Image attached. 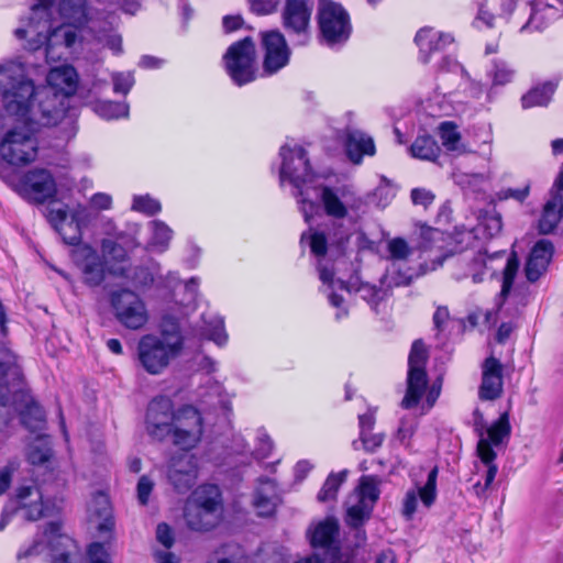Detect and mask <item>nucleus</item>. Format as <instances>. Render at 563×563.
Instances as JSON below:
<instances>
[{
	"label": "nucleus",
	"instance_id": "36",
	"mask_svg": "<svg viewBox=\"0 0 563 563\" xmlns=\"http://www.w3.org/2000/svg\"><path fill=\"white\" fill-rule=\"evenodd\" d=\"M339 534V523L334 518H325L311 530V544L317 548H331Z\"/></svg>",
	"mask_w": 563,
	"mask_h": 563
},
{
	"label": "nucleus",
	"instance_id": "52",
	"mask_svg": "<svg viewBox=\"0 0 563 563\" xmlns=\"http://www.w3.org/2000/svg\"><path fill=\"white\" fill-rule=\"evenodd\" d=\"M132 210L146 216H154L162 210V206L157 199L146 194L133 197Z\"/></svg>",
	"mask_w": 563,
	"mask_h": 563
},
{
	"label": "nucleus",
	"instance_id": "34",
	"mask_svg": "<svg viewBox=\"0 0 563 563\" xmlns=\"http://www.w3.org/2000/svg\"><path fill=\"white\" fill-rule=\"evenodd\" d=\"M346 154L351 162L360 164L364 155L373 156L376 152L372 136L356 129L346 130Z\"/></svg>",
	"mask_w": 563,
	"mask_h": 563
},
{
	"label": "nucleus",
	"instance_id": "19",
	"mask_svg": "<svg viewBox=\"0 0 563 563\" xmlns=\"http://www.w3.org/2000/svg\"><path fill=\"white\" fill-rule=\"evenodd\" d=\"M260 38L263 75L272 76L289 64L291 51L279 30L263 31L260 33Z\"/></svg>",
	"mask_w": 563,
	"mask_h": 563
},
{
	"label": "nucleus",
	"instance_id": "33",
	"mask_svg": "<svg viewBox=\"0 0 563 563\" xmlns=\"http://www.w3.org/2000/svg\"><path fill=\"white\" fill-rule=\"evenodd\" d=\"M279 503L277 486L273 479L261 478L253 496V507L261 517L274 515Z\"/></svg>",
	"mask_w": 563,
	"mask_h": 563
},
{
	"label": "nucleus",
	"instance_id": "55",
	"mask_svg": "<svg viewBox=\"0 0 563 563\" xmlns=\"http://www.w3.org/2000/svg\"><path fill=\"white\" fill-rule=\"evenodd\" d=\"M384 441V437L382 434H373L367 432L365 434H360V443L357 441L353 442V446L355 450L364 449L367 452H374L377 448L382 445Z\"/></svg>",
	"mask_w": 563,
	"mask_h": 563
},
{
	"label": "nucleus",
	"instance_id": "46",
	"mask_svg": "<svg viewBox=\"0 0 563 563\" xmlns=\"http://www.w3.org/2000/svg\"><path fill=\"white\" fill-rule=\"evenodd\" d=\"M137 245L135 236L126 240V250L118 242L107 239L101 243V252L109 261L124 262L128 257V250H133Z\"/></svg>",
	"mask_w": 563,
	"mask_h": 563
},
{
	"label": "nucleus",
	"instance_id": "17",
	"mask_svg": "<svg viewBox=\"0 0 563 563\" xmlns=\"http://www.w3.org/2000/svg\"><path fill=\"white\" fill-rule=\"evenodd\" d=\"M310 199L323 209L324 213L334 220H344L349 216L350 210L358 209L360 200L354 197L353 192L345 189L331 188L327 186L311 187ZM319 211L316 212L318 214ZM314 213L309 218V222Z\"/></svg>",
	"mask_w": 563,
	"mask_h": 563
},
{
	"label": "nucleus",
	"instance_id": "48",
	"mask_svg": "<svg viewBox=\"0 0 563 563\" xmlns=\"http://www.w3.org/2000/svg\"><path fill=\"white\" fill-rule=\"evenodd\" d=\"M483 242L498 235L503 228L501 217L498 213H486L479 218L475 227Z\"/></svg>",
	"mask_w": 563,
	"mask_h": 563
},
{
	"label": "nucleus",
	"instance_id": "63",
	"mask_svg": "<svg viewBox=\"0 0 563 563\" xmlns=\"http://www.w3.org/2000/svg\"><path fill=\"white\" fill-rule=\"evenodd\" d=\"M530 192V185L526 184L522 188H507L498 192L499 199H515L519 202L526 200Z\"/></svg>",
	"mask_w": 563,
	"mask_h": 563
},
{
	"label": "nucleus",
	"instance_id": "11",
	"mask_svg": "<svg viewBox=\"0 0 563 563\" xmlns=\"http://www.w3.org/2000/svg\"><path fill=\"white\" fill-rule=\"evenodd\" d=\"M312 0H283L280 23L294 45L306 46L311 40Z\"/></svg>",
	"mask_w": 563,
	"mask_h": 563
},
{
	"label": "nucleus",
	"instance_id": "27",
	"mask_svg": "<svg viewBox=\"0 0 563 563\" xmlns=\"http://www.w3.org/2000/svg\"><path fill=\"white\" fill-rule=\"evenodd\" d=\"M73 260L80 268L85 284L96 287L103 282V263L98 253L91 246L81 245L75 249L73 251Z\"/></svg>",
	"mask_w": 563,
	"mask_h": 563
},
{
	"label": "nucleus",
	"instance_id": "54",
	"mask_svg": "<svg viewBox=\"0 0 563 563\" xmlns=\"http://www.w3.org/2000/svg\"><path fill=\"white\" fill-rule=\"evenodd\" d=\"M387 250L390 258L396 261H405L407 260L412 250L408 245V243L401 238H395L388 241Z\"/></svg>",
	"mask_w": 563,
	"mask_h": 563
},
{
	"label": "nucleus",
	"instance_id": "22",
	"mask_svg": "<svg viewBox=\"0 0 563 563\" xmlns=\"http://www.w3.org/2000/svg\"><path fill=\"white\" fill-rule=\"evenodd\" d=\"M14 190L24 199L42 203L56 194V183L46 169H33L24 174L13 185Z\"/></svg>",
	"mask_w": 563,
	"mask_h": 563
},
{
	"label": "nucleus",
	"instance_id": "58",
	"mask_svg": "<svg viewBox=\"0 0 563 563\" xmlns=\"http://www.w3.org/2000/svg\"><path fill=\"white\" fill-rule=\"evenodd\" d=\"M273 450V442L271 438L260 431L257 435V444L252 454L256 460H264L269 456L271 452Z\"/></svg>",
	"mask_w": 563,
	"mask_h": 563
},
{
	"label": "nucleus",
	"instance_id": "29",
	"mask_svg": "<svg viewBox=\"0 0 563 563\" xmlns=\"http://www.w3.org/2000/svg\"><path fill=\"white\" fill-rule=\"evenodd\" d=\"M563 15V8H559L549 0H537L530 3V16L521 32H532L543 30L551 21Z\"/></svg>",
	"mask_w": 563,
	"mask_h": 563
},
{
	"label": "nucleus",
	"instance_id": "30",
	"mask_svg": "<svg viewBox=\"0 0 563 563\" xmlns=\"http://www.w3.org/2000/svg\"><path fill=\"white\" fill-rule=\"evenodd\" d=\"M415 41L419 47L420 60L426 64L429 63L431 53L444 49L453 43L454 37L450 33L427 26L418 31Z\"/></svg>",
	"mask_w": 563,
	"mask_h": 563
},
{
	"label": "nucleus",
	"instance_id": "15",
	"mask_svg": "<svg viewBox=\"0 0 563 563\" xmlns=\"http://www.w3.org/2000/svg\"><path fill=\"white\" fill-rule=\"evenodd\" d=\"M318 24L321 37L328 45L345 42L351 33L347 12L331 0H319Z\"/></svg>",
	"mask_w": 563,
	"mask_h": 563
},
{
	"label": "nucleus",
	"instance_id": "39",
	"mask_svg": "<svg viewBox=\"0 0 563 563\" xmlns=\"http://www.w3.org/2000/svg\"><path fill=\"white\" fill-rule=\"evenodd\" d=\"M203 327L200 335L213 341L217 345L223 346L228 341V334L224 330L223 318L219 316H202Z\"/></svg>",
	"mask_w": 563,
	"mask_h": 563
},
{
	"label": "nucleus",
	"instance_id": "26",
	"mask_svg": "<svg viewBox=\"0 0 563 563\" xmlns=\"http://www.w3.org/2000/svg\"><path fill=\"white\" fill-rule=\"evenodd\" d=\"M503 391V364L496 357L489 356L482 364V382L478 388V397L481 400L493 401L500 398Z\"/></svg>",
	"mask_w": 563,
	"mask_h": 563
},
{
	"label": "nucleus",
	"instance_id": "38",
	"mask_svg": "<svg viewBox=\"0 0 563 563\" xmlns=\"http://www.w3.org/2000/svg\"><path fill=\"white\" fill-rule=\"evenodd\" d=\"M439 135L442 141V145L449 152H455L457 154H465L470 151L461 142V133L457 130V125L451 121L442 122L439 128Z\"/></svg>",
	"mask_w": 563,
	"mask_h": 563
},
{
	"label": "nucleus",
	"instance_id": "13",
	"mask_svg": "<svg viewBox=\"0 0 563 563\" xmlns=\"http://www.w3.org/2000/svg\"><path fill=\"white\" fill-rule=\"evenodd\" d=\"M505 252H495L487 255L486 250L471 251L454 257V271L452 276L455 280L471 278L474 284L484 282L487 275H494L498 269L497 262L501 260Z\"/></svg>",
	"mask_w": 563,
	"mask_h": 563
},
{
	"label": "nucleus",
	"instance_id": "24",
	"mask_svg": "<svg viewBox=\"0 0 563 563\" xmlns=\"http://www.w3.org/2000/svg\"><path fill=\"white\" fill-rule=\"evenodd\" d=\"M59 96L51 89L37 88L27 123L53 125L63 115Z\"/></svg>",
	"mask_w": 563,
	"mask_h": 563
},
{
	"label": "nucleus",
	"instance_id": "21",
	"mask_svg": "<svg viewBox=\"0 0 563 563\" xmlns=\"http://www.w3.org/2000/svg\"><path fill=\"white\" fill-rule=\"evenodd\" d=\"M48 220L66 244L77 245L81 241V229L88 223L89 216L86 207L77 205L69 213L64 208L49 209Z\"/></svg>",
	"mask_w": 563,
	"mask_h": 563
},
{
	"label": "nucleus",
	"instance_id": "6",
	"mask_svg": "<svg viewBox=\"0 0 563 563\" xmlns=\"http://www.w3.org/2000/svg\"><path fill=\"white\" fill-rule=\"evenodd\" d=\"M282 157L280 181H289L297 190L295 194L299 210L306 221L316 213L319 206L311 199V187H314L316 175L311 169L306 151L297 144H285L280 147Z\"/></svg>",
	"mask_w": 563,
	"mask_h": 563
},
{
	"label": "nucleus",
	"instance_id": "9",
	"mask_svg": "<svg viewBox=\"0 0 563 563\" xmlns=\"http://www.w3.org/2000/svg\"><path fill=\"white\" fill-rule=\"evenodd\" d=\"M224 66L232 81L238 86L256 78V49L252 37L246 36L230 45L223 56Z\"/></svg>",
	"mask_w": 563,
	"mask_h": 563
},
{
	"label": "nucleus",
	"instance_id": "42",
	"mask_svg": "<svg viewBox=\"0 0 563 563\" xmlns=\"http://www.w3.org/2000/svg\"><path fill=\"white\" fill-rule=\"evenodd\" d=\"M554 85L550 82L532 88L526 95L522 96V107L528 109L533 107L547 106L554 93Z\"/></svg>",
	"mask_w": 563,
	"mask_h": 563
},
{
	"label": "nucleus",
	"instance_id": "23",
	"mask_svg": "<svg viewBox=\"0 0 563 563\" xmlns=\"http://www.w3.org/2000/svg\"><path fill=\"white\" fill-rule=\"evenodd\" d=\"M439 468L434 466L428 474L424 484L416 483L413 487L409 488L401 501V515L407 520L413 519L418 510V500L420 499L422 506L429 509L437 500V481Z\"/></svg>",
	"mask_w": 563,
	"mask_h": 563
},
{
	"label": "nucleus",
	"instance_id": "12",
	"mask_svg": "<svg viewBox=\"0 0 563 563\" xmlns=\"http://www.w3.org/2000/svg\"><path fill=\"white\" fill-rule=\"evenodd\" d=\"M37 148V140L30 128H14L1 139L0 156L10 165L23 166L35 161Z\"/></svg>",
	"mask_w": 563,
	"mask_h": 563
},
{
	"label": "nucleus",
	"instance_id": "28",
	"mask_svg": "<svg viewBox=\"0 0 563 563\" xmlns=\"http://www.w3.org/2000/svg\"><path fill=\"white\" fill-rule=\"evenodd\" d=\"M554 246L551 241L539 240L532 247L526 263L525 273L529 282L538 280L548 269Z\"/></svg>",
	"mask_w": 563,
	"mask_h": 563
},
{
	"label": "nucleus",
	"instance_id": "4",
	"mask_svg": "<svg viewBox=\"0 0 563 563\" xmlns=\"http://www.w3.org/2000/svg\"><path fill=\"white\" fill-rule=\"evenodd\" d=\"M184 349V335L178 322L165 316L159 334L141 338L137 345L139 360L144 369L153 375L161 374Z\"/></svg>",
	"mask_w": 563,
	"mask_h": 563
},
{
	"label": "nucleus",
	"instance_id": "53",
	"mask_svg": "<svg viewBox=\"0 0 563 563\" xmlns=\"http://www.w3.org/2000/svg\"><path fill=\"white\" fill-rule=\"evenodd\" d=\"M518 268H519V261H518L516 254L514 253L510 256H508V258L506 261V266L504 268V280H503V286H501V291H500V295L503 297L507 296L508 292L510 291L515 276L518 272Z\"/></svg>",
	"mask_w": 563,
	"mask_h": 563
},
{
	"label": "nucleus",
	"instance_id": "43",
	"mask_svg": "<svg viewBox=\"0 0 563 563\" xmlns=\"http://www.w3.org/2000/svg\"><path fill=\"white\" fill-rule=\"evenodd\" d=\"M457 251L462 253L484 250V242L476 228L457 229L454 234Z\"/></svg>",
	"mask_w": 563,
	"mask_h": 563
},
{
	"label": "nucleus",
	"instance_id": "31",
	"mask_svg": "<svg viewBox=\"0 0 563 563\" xmlns=\"http://www.w3.org/2000/svg\"><path fill=\"white\" fill-rule=\"evenodd\" d=\"M164 285L172 289L170 299L177 305L184 308H195L199 286L197 278L192 277L183 284L176 273L169 272L164 277Z\"/></svg>",
	"mask_w": 563,
	"mask_h": 563
},
{
	"label": "nucleus",
	"instance_id": "60",
	"mask_svg": "<svg viewBox=\"0 0 563 563\" xmlns=\"http://www.w3.org/2000/svg\"><path fill=\"white\" fill-rule=\"evenodd\" d=\"M156 540L165 548V550H169L174 545V532L167 523L162 522L157 525Z\"/></svg>",
	"mask_w": 563,
	"mask_h": 563
},
{
	"label": "nucleus",
	"instance_id": "61",
	"mask_svg": "<svg viewBox=\"0 0 563 563\" xmlns=\"http://www.w3.org/2000/svg\"><path fill=\"white\" fill-rule=\"evenodd\" d=\"M416 428H417V422L415 419H410V420L402 419L400 421V426L398 427L397 435H396L397 439L400 441V443L408 444L409 440L412 438V435L416 431Z\"/></svg>",
	"mask_w": 563,
	"mask_h": 563
},
{
	"label": "nucleus",
	"instance_id": "41",
	"mask_svg": "<svg viewBox=\"0 0 563 563\" xmlns=\"http://www.w3.org/2000/svg\"><path fill=\"white\" fill-rule=\"evenodd\" d=\"M485 430L487 433L485 439L488 440L492 449L493 446H499L505 440H508L511 432L508 411L501 413L498 420L495 421L490 427H486Z\"/></svg>",
	"mask_w": 563,
	"mask_h": 563
},
{
	"label": "nucleus",
	"instance_id": "7",
	"mask_svg": "<svg viewBox=\"0 0 563 563\" xmlns=\"http://www.w3.org/2000/svg\"><path fill=\"white\" fill-rule=\"evenodd\" d=\"M427 360L428 351L424 343L421 340H416L412 343L408 357L407 390L401 400V407L405 409L416 407L422 396L426 395V404L422 405V410L428 411L433 407L440 396V387L435 385L427 390Z\"/></svg>",
	"mask_w": 563,
	"mask_h": 563
},
{
	"label": "nucleus",
	"instance_id": "5",
	"mask_svg": "<svg viewBox=\"0 0 563 563\" xmlns=\"http://www.w3.org/2000/svg\"><path fill=\"white\" fill-rule=\"evenodd\" d=\"M0 397L11 419V407L20 412L21 421L30 431H41L45 426L44 411L26 393L20 367L14 363H0Z\"/></svg>",
	"mask_w": 563,
	"mask_h": 563
},
{
	"label": "nucleus",
	"instance_id": "57",
	"mask_svg": "<svg viewBox=\"0 0 563 563\" xmlns=\"http://www.w3.org/2000/svg\"><path fill=\"white\" fill-rule=\"evenodd\" d=\"M112 82L115 93L126 95L134 85V77L131 73H114Z\"/></svg>",
	"mask_w": 563,
	"mask_h": 563
},
{
	"label": "nucleus",
	"instance_id": "14",
	"mask_svg": "<svg viewBox=\"0 0 563 563\" xmlns=\"http://www.w3.org/2000/svg\"><path fill=\"white\" fill-rule=\"evenodd\" d=\"M15 508L11 511L4 509L0 519V531L11 521L12 517L20 516L27 521H36L47 515L48 507L43 499V493L34 482L20 485L14 495Z\"/></svg>",
	"mask_w": 563,
	"mask_h": 563
},
{
	"label": "nucleus",
	"instance_id": "51",
	"mask_svg": "<svg viewBox=\"0 0 563 563\" xmlns=\"http://www.w3.org/2000/svg\"><path fill=\"white\" fill-rule=\"evenodd\" d=\"M488 76L492 78L494 85H506L515 77V70L510 65L501 59L493 60Z\"/></svg>",
	"mask_w": 563,
	"mask_h": 563
},
{
	"label": "nucleus",
	"instance_id": "2",
	"mask_svg": "<svg viewBox=\"0 0 563 563\" xmlns=\"http://www.w3.org/2000/svg\"><path fill=\"white\" fill-rule=\"evenodd\" d=\"M53 2L49 0L34 3L27 15L20 19V26L14 30L18 40H24L25 49L37 51L45 46V56L49 60L60 59L76 43L78 30L63 22L53 25Z\"/></svg>",
	"mask_w": 563,
	"mask_h": 563
},
{
	"label": "nucleus",
	"instance_id": "32",
	"mask_svg": "<svg viewBox=\"0 0 563 563\" xmlns=\"http://www.w3.org/2000/svg\"><path fill=\"white\" fill-rule=\"evenodd\" d=\"M47 87L58 96H71L76 92L78 87V75L75 68L70 65H60L52 68L47 74Z\"/></svg>",
	"mask_w": 563,
	"mask_h": 563
},
{
	"label": "nucleus",
	"instance_id": "25",
	"mask_svg": "<svg viewBox=\"0 0 563 563\" xmlns=\"http://www.w3.org/2000/svg\"><path fill=\"white\" fill-rule=\"evenodd\" d=\"M167 477L178 493L188 492L198 478L196 457L188 454L173 456L167 466Z\"/></svg>",
	"mask_w": 563,
	"mask_h": 563
},
{
	"label": "nucleus",
	"instance_id": "62",
	"mask_svg": "<svg viewBox=\"0 0 563 563\" xmlns=\"http://www.w3.org/2000/svg\"><path fill=\"white\" fill-rule=\"evenodd\" d=\"M207 383L208 387L206 388V390L205 388H202L199 391V396L202 398V402L213 404L214 399L220 398L222 393V386L218 382L212 380L211 378H208Z\"/></svg>",
	"mask_w": 563,
	"mask_h": 563
},
{
	"label": "nucleus",
	"instance_id": "37",
	"mask_svg": "<svg viewBox=\"0 0 563 563\" xmlns=\"http://www.w3.org/2000/svg\"><path fill=\"white\" fill-rule=\"evenodd\" d=\"M152 236L147 243V249L163 253L168 246L173 238V230L161 220H153L148 223Z\"/></svg>",
	"mask_w": 563,
	"mask_h": 563
},
{
	"label": "nucleus",
	"instance_id": "35",
	"mask_svg": "<svg viewBox=\"0 0 563 563\" xmlns=\"http://www.w3.org/2000/svg\"><path fill=\"white\" fill-rule=\"evenodd\" d=\"M563 216V196L555 191L545 202L541 218L539 220V230L542 234H549L561 222Z\"/></svg>",
	"mask_w": 563,
	"mask_h": 563
},
{
	"label": "nucleus",
	"instance_id": "18",
	"mask_svg": "<svg viewBox=\"0 0 563 563\" xmlns=\"http://www.w3.org/2000/svg\"><path fill=\"white\" fill-rule=\"evenodd\" d=\"M110 303L117 320L130 330H139L148 321V312L143 299L130 289L114 290Z\"/></svg>",
	"mask_w": 563,
	"mask_h": 563
},
{
	"label": "nucleus",
	"instance_id": "16",
	"mask_svg": "<svg viewBox=\"0 0 563 563\" xmlns=\"http://www.w3.org/2000/svg\"><path fill=\"white\" fill-rule=\"evenodd\" d=\"M379 481L375 476H362L355 492L346 500V522L358 528L369 519L379 497Z\"/></svg>",
	"mask_w": 563,
	"mask_h": 563
},
{
	"label": "nucleus",
	"instance_id": "8",
	"mask_svg": "<svg viewBox=\"0 0 563 563\" xmlns=\"http://www.w3.org/2000/svg\"><path fill=\"white\" fill-rule=\"evenodd\" d=\"M185 520L194 531H209L221 518V494L216 485L199 486L185 507Z\"/></svg>",
	"mask_w": 563,
	"mask_h": 563
},
{
	"label": "nucleus",
	"instance_id": "20",
	"mask_svg": "<svg viewBox=\"0 0 563 563\" xmlns=\"http://www.w3.org/2000/svg\"><path fill=\"white\" fill-rule=\"evenodd\" d=\"M178 415L170 398L161 396L154 398L147 406L145 430L148 437L156 441H165Z\"/></svg>",
	"mask_w": 563,
	"mask_h": 563
},
{
	"label": "nucleus",
	"instance_id": "49",
	"mask_svg": "<svg viewBox=\"0 0 563 563\" xmlns=\"http://www.w3.org/2000/svg\"><path fill=\"white\" fill-rule=\"evenodd\" d=\"M346 471H342L339 473H331L325 479L323 486L318 493V500L321 503L334 500L336 494L339 492L340 486L344 483L346 478Z\"/></svg>",
	"mask_w": 563,
	"mask_h": 563
},
{
	"label": "nucleus",
	"instance_id": "59",
	"mask_svg": "<svg viewBox=\"0 0 563 563\" xmlns=\"http://www.w3.org/2000/svg\"><path fill=\"white\" fill-rule=\"evenodd\" d=\"M87 554L89 563H111L109 553L101 543L95 542L90 544Z\"/></svg>",
	"mask_w": 563,
	"mask_h": 563
},
{
	"label": "nucleus",
	"instance_id": "50",
	"mask_svg": "<svg viewBox=\"0 0 563 563\" xmlns=\"http://www.w3.org/2000/svg\"><path fill=\"white\" fill-rule=\"evenodd\" d=\"M96 112L103 119L125 118L129 114V106L123 102L102 101L96 104Z\"/></svg>",
	"mask_w": 563,
	"mask_h": 563
},
{
	"label": "nucleus",
	"instance_id": "47",
	"mask_svg": "<svg viewBox=\"0 0 563 563\" xmlns=\"http://www.w3.org/2000/svg\"><path fill=\"white\" fill-rule=\"evenodd\" d=\"M52 457L51 442L46 435H38L30 445L27 459L33 465H42Z\"/></svg>",
	"mask_w": 563,
	"mask_h": 563
},
{
	"label": "nucleus",
	"instance_id": "44",
	"mask_svg": "<svg viewBox=\"0 0 563 563\" xmlns=\"http://www.w3.org/2000/svg\"><path fill=\"white\" fill-rule=\"evenodd\" d=\"M207 563H247V558L240 545L224 544L213 552Z\"/></svg>",
	"mask_w": 563,
	"mask_h": 563
},
{
	"label": "nucleus",
	"instance_id": "1",
	"mask_svg": "<svg viewBox=\"0 0 563 563\" xmlns=\"http://www.w3.org/2000/svg\"><path fill=\"white\" fill-rule=\"evenodd\" d=\"M350 232L342 225L333 233H325L324 230L310 229L308 232L302 233L301 242L307 241L311 253L319 258L318 272L319 278L322 282V292H324L329 299V302L336 308H340L343 298L336 292V290L345 289L349 292L358 294L362 299L367 301L369 305L375 306L384 299L386 291L382 288H377L375 285L358 280V278L352 279L349 284H345L341 279H335L331 267L323 264V258L328 252H339L342 243L349 240Z\"/></svg>",
	"mask_w": 563,
	"mask_h": 563
},
{
	"label": "nucleus",
	"instance_id": "56",
	"mask_svg": "<svg viewBox=\"0 0 563 563\" xmlns=\"http://www.w3.org/2000/svg\"><path fill=\"white\" fill-rule=\"evenodd\" d=\"M45 538L47 540L48 547L54 552V542L58 545H65V543L70 542V539L67 536H63L60 533V525L58 522H49L45 530Z\"/></svg>",
	"mask_w": 563,
	"mask_h": 563
},
{
	"label": "nucleus",
	"instance_id": "3",
	"mask_svg": "<svg viewBox=\"0 0 563 563\" xmlns=\"http://www.w3.org/2000/svg\"><path fill=\"white\" fill-rule=\"evenodd\" d=\"M36 92L20 58L0 62V99L7 115L27 123Z\"/></svg>",
	"mask_w": 563,
	"mask_h": 563
},
{
	"label": "nucleus",
	"instance_id": "64",
	"mask_svg": "<svg viewBox=\"0 0 563 563\" xmlns=\"http://www.w3.org/2000/svg\"><path fill=\"white\" fill-rule=\"evenodd\" d=\"M252 10L257 14H271L277 10L279 0H250Z\"/></svg>",
	"mask_w": 563,
	"mask_h": 563
},
{
	"label": "nucleus",
	"instance_id": "10",
	"mask_svg": "<svg viewBox=\"0 0 563 563\" xmlns=\"http://www.w3.org/2000/svg\"><path fill=\"white\" fill-rule=\"evenodd\" d=\"M205 435V420L201 412L194 406L178 408L168 438L173 445L188 452L199 446Z\"/></svg>",
	"mask_w": 563,
	"mask_h": 563
},
{
	"label": "nucleus",
	"instance_id": "45",
	"mask_svg": "<svg viewBox=\"0 0 563 563\" xmlns=\"http://www.w3.org/2000/svg\"><path fill=\"white\" fill-rule=\"evenodd\" d=\"M477 454L481 461L487 466L484 484L490 487L498 472V467L494 463L496 459V452L490 448L487 439L478 440Z\"/></svg>",
	"mask_w": 563,
	"mask_h": 563
},
{
	"label": "nucleus",
	"instance_id": "40",
	"mask_svg": "<svg viewBox=\"0 0 563 563\" xmlns=\"http://www.w3.org/2000/svg\"><path fill=\"white\" fill-rule=\"evenodd\" d=\"M440 146L430 135H419L409 147L412 157L422 161H435L440 154Z\"/></svg>",
	"mask_w": 563,
	"mask_h": 563
}]
</instances>
